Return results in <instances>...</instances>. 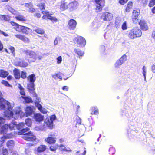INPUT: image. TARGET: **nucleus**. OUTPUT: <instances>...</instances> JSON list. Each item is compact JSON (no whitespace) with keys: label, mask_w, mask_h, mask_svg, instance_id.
I'll return each instance as SVG.
<instances>
[{"label":"nucleus","mask_w":155,"mask_h":155,"mask_svg":"<svg viewBox=\"0 0 155 155\" xmlns=\"http://www.w3.org/2000/svg\"><path fill=\"white\" fill-rule=\"evenodd\" d=\"M34 118L36 121L40 122L43 121L44 117L40 113H36L34 115Z\"/></svg>","instance_id":"nucleus-19"},{"label":"nucleus","mask_w":155,"mask_h":155,"mask_svg":"<svg viewBox=\"0 0 155 155\" xmlns=\"http://www.w3.org/2000/svg\"><path fill=\"white\" fill-rule=\"evenodd\" d=\"M36 97V99L38 100V102H35L36 107L38 108V110L41 112H42V107L41 105L38 103V101H39V99L37 97V98Z\"/></svg>","instance_id":"nucleus-36"},{"label":"nucleus","mask_w":155,"mask_h":155,"mask_svg":"<svg viewBox=\"0 0 155 155\" xmlns=\"http://www.w3.org/2000/svg\"><path fill=\"white\" fill-rule=\"evenodd\" d=\"M81 123V119L78 117V119H77V121L76 123L77 124L80 125Z\"/></svg>","instance_id":"nucleus-62"},{"label":"nucleus","mask_w":155,"mask_h":155,"mask_svg":"<svg viewBox=\"0 0 155 155\" xmlns=\"http://www.w3.org/2000/svg\"><path fill=\"white\" fill-rule=\"evenodd\" d=\"M34 31L36 33L41 35H43L45 33L44 30L40 28H37L35 29Z\"/></svg>","instance_id":"nucleus-35"},{"label":"nucleus","mask_w":155,"mask_h":155,"mask_svg":"<svg viewBox=\"0 0 155 155\" xmlns=\"http://www.w3.org/2000/svg\"><path fill=\"white\" fill-rule=\"evenodd\" d=\"M45 123L46 126L49 128L52 129L53 128V123L49 120V118H47L45 121Z\"/></svg>","instance_id":"nucleus-24"},{"label":"nucleus","mask_w":155,"mask_h":155,"mask_svg":"<svg viewBox=\"0 0 155 155\" xmlns=\"http://www.w3.org/2000/svg\"><path fill=\"white\" fill-rule=\"evenodd\" d=\"M41 15L40 12L36 13L34 15V16L35 17L38 18H40L41 17Z\"/></svg>","instance_id":"nucleus-54"},{"label":"nucleus","mask_w":155,"mask_h":155,"mask_svg":"<svg viewBox=\"0 0 155 155\" xmlns=\"http://www.w3.org/2000/svg\"><path fill=\"white\" fill-rule=\"evenodd\" d=\"M78 5V2L75 1L71 2L68 4V9L72 11L77 8Z\"/></svg>","instance_id":"nucleus-14"},{"label":"nucleus","mask_w":155,"mask_h":155,"mask_svg":"<svg viewBox=\"0 0 155 155\" xmlns=\"http://www.w3.org/2000/svg\"><path fill=\"white\" fill-rule=\"evenodd\" d=\"M23 138L25 140L30 141H36V138L33 132L29 131L25 134V135L23 137Z\"/></svg>","instance_id":"nucleus-9"},{"label":"nucleus","mask_w":155,"mask_h":155,"mask_svg":"<svg viewBox=\"0 0 155 155\" xmlns=\"http://www.w3.org/2000/svg\"><path fill=\"white\" fill-rule=\"evenodd\" d=\"M32 5V4H31L27 3L25 4L24 6L25 7L28 8L29 9Z\"/></svg>","instance_id":"nucleus-60"},{"label":"nucleus","mask_w":155,"mask_h":155,"mask_svg":"<svg viewBox=\"0 0 155 155\" xmlns=\"http://www.w3.org/2000/svg\"><path fill=\"white\" fill-rule=\"evenodd\" d=\"M36 78L34 74L29 75L27 77V79L30 83H34L36 80Z\"/></svg>","instance_id":"nucleus-28"},{"label":"nucleus","mask_w":155,"mask_h":155,"mask_svg":"<svg viewBox=\"0 0 155 155\" xmlns=\"http://www.w3.org/2000/svg\"><path fill=\"white\" fill-rule=\"evenodd\" d=\"M0 34L3 35L5 37H7L8 36V35L7 34L1 30H0Z\"/></svg>","instance_id":"nucleus-63"},{"label":"nucleus","mask_w":155,"mask_h":155,"mask_svg":"<svg viewBox=\"0 0 155 155\" xmlns=\"http://www.w3.org/2000/svg\"><path fill=\"white\" fill-rule=\"evenodd\" d=\"M121 28L123 30H126L127 29L126 21H125L123 22Z\"/></svg>","instance_id":"nucleus-51"},{"label":"nucleus","mask_w":155,"mask_h":155,"mask_svg":"<svg viewBox=\"0 0 155 155\" xmlns=\"http://www.w3.org/2000/svg\"><path fill=\"white\" fill-rule=\"evenodd\" d=\"M5 115L9 118H14L16 119L18 117L21 118L23 116L24 114L19 108H18L12 111H6Z\"/></svg>","instance_id":"nucleus-1"},{"label":"nucleus","mask_w":155,"mask_h":155,"mask_svg":"<svg viewBox=\"0 0 155 155\" xmlns=\"http://www.w3.org/2000/svg\"><path fill=\"white\" fill-rule=\"evenodd\" d=\"M113 15L111 13L104 12L102 13L101 18L104 21H111L113 19Z\"/></svg>","instance_id":"nucleus-8"},{"label":"nucleus","mask_w":155,"mask_h":155,"mask_svg":"<svg viewBox=\"0 0 155 155\" xmlns=\"http://www.w3.org/2000/svg\"><path fill=\"white\" fill-rule=\"evenodd\" d=\"M140 10L138 9L134 10L133 11L131 18L134 23H137L138 21L139 20L138 17L140 15Z\"/></svg>","instance_id":"nucleus-11"},{"label":"nucleus","mask_w":155,"mask_h":155,"mask_svg":"<svg viewBox=\"0 0 155 155\" xmlns=\"http://www.w3.org/2000/svg\"><path fill=\"white\" fill-rule=\"evenodd\" d=\"M109 154L110 155H113L115 152V148L113 147H110L109 150Z\"/></svg>","instance_id":"nucleus-46"},{"label":"nucleus","mask_w":155,"mask_h":155,"mask_svg":"<svg viewBox=\"0 0 155 155\" xmlns=\"http://www.w3.org/2000/svg\"><path fill=\"white\" fill-rule=\"evenodd\" d=\"M34 107L33 106H27L26 107L25 110L26 116H30L32 114Z\"/></svg>","instance_id":"nucleus-18"},{"label":"nucleus","mask_w":155,"mask_h":155,"mask_svg":"<svg viewBox=\"0 0 155 155\" xmlns=\"http://www.w3.org/2000/svg\"><path fill=\"white\" fill-rule=\"evenodd\" d=\"M91 114L97 115L99 114V110L96 106H93L91 108Z\"/></svg>","instance_id":"nucleus-26"},{"label":"nucleus","mask_w":155,"mask_h":155,"mask_svg":"<svg viewBox=\"0 0 155 155\" xmlns=\"http://www.w3.org/2000/svg\"><path fill=\"white\" fill-rule=\"evenodd\" d=\"M41 13L44 15L42 17L43 19H49L53 22H56L58 21V20L55 17L51 16V14L49 13V12L46 11H42Z\"/></svg>","instance_id":"nucleus-6"},{"label":"nucleus","mask_w":155,"mask_h":155,"mask_svg":"<svg viewBox=\"0 0 155 155\" xmlns=\"http://www.w3.org/2000/svg\"><path fill=\"white\" fill-rule=\"evenodd\" d=\"M8 150L6 149L3 148L2 151V155H8Z\"/></svg>","instance_id":"nucleus-50"},{"label":"nucleus","mask_w":155,"mask_h":155,"mask_svg":"<svg viewBox=\"0 0 155 155\" xmlns=\"http://www.w3.org/2000/svg\"><path fill=\"white\" fill-rule=\"evenodd\" d=\"M67 2H65V0L62 1L61 2L60 5V8L61 10L64 11L68 9V5Z\"/></svg>","instance_id":"nucleus-23"},{"label":"nucleus","mask_w":155,"mask_h":155,"mask_svg":"<svg viewBox=\"0 0 155 155\" xmlns=\"http://www.w3.org/2000/svg\"><path fill=\"white\" fill-rule=\"evenodd\" d=\"M26 57L28 58V59L29 63L34 62L36 59V53L32 50H25L24 51Z\"/></svg>","instance_id":"nucleus-4"},{"label":"nucleus","mask_w":155,"mask_h":155,"mask_svg":"<svg viewBox=\"0 0 155 155\" xmlns=\"http://www.w3.org/2000/svg\"><path fill=\"white\" fill-rule=\"evenodd\" d=\"M127 56L124 54L118 60H117L115 64V67L118 68L120 65H122L123 62L126 60Z\"/></svg>","instance_id":"nucleus-13"},{"label":"nucleus","mask_w":155,"mask_h":155,"mask_svg":"<svg viewBox=\"0 0 155 155\" xmlns=\"http://www.w3.org/2000/svg\"><path fill=\"white\" fill-rule=\"evenodd\" d=\"M35 9L33 7V5H32L31 7L29 9V12L31 13H34L35 12Z\"/></svg>","instance_id":"nucleus-57"},{"label":"nucleus","mask_w":155,"mask_h":155,"mask_svg":"<svg viewBox=\"0 0 155 155\" xmlns=\"http://www.w3.org/2000/svg\"><path fill=\"white\" fill-rule=\"evenodd\" d=\"M127 36L131 39H134L140 37L142 34L140 29L138 27L133 28L127 31Z\"/></svg>","instance_id":"nucleus-3"},{"label":"nucleus","mask_w":155,"mask_h":155,"mask_svg":"<svg viewBox=\"0 0 155 155\" xmlns=\"http://www.w3.org/2000/svg\"><path fill=\"white\" fill-rule=\"evenodd\" d=\"M0 19L4 21H9L10 20V17L6 15H0Z\"/></svg>","instance_id":"nucleus-29"},{"label":"nucleus","mask_w":155,"mask_h":155,"mask_svg":"<svg viewBox=\"0 0 155 155\" xmlns=\"http://www.w3.org/2000/svg\"><path fill=\"white\" fill-rule=\"evenodd\" d=\"M46 3L45 0H40L38 2L36 6L40 11H43L45 9Z\"/></svg>","instance_id":"nucleus-12"},{"label":"nucleus","mask_w":155,"mask_h":155,"mask_svg":"<svg viewBox=\"0 0 155 155\" xmlns=\"http://www.w3.org/2000/svg\"><path fill=\"white\" fill-rule=\"evenodd\" d=\"M46 147L45 145H41L37 147L36 150L38 153H42L46 150Z\"/></svg>","instance_id":"nucleus-25"},{"label":"nucleus","mask_w":155,"mask_h":155,"mask_svg":"<svg viewBox=\"0 0 155 155\" xmlns=\"http://www.w3.org/2000/svg\"><path fill=\"white\" fill-rule=\"evenodd\" d=\"M137 22H138L140 28L142 31H146L148 30V26L145 21L140 20L139 22L138 21Z\"/></svg>","instance_id":"nucleus-15"},{"label":"nucleus","mask_w":155,"mask_h":155,"mask_svg":"<svg viewBox=\"0 0 155 155\" xmlns=\"http://www.w3.org/2000/svg\"><path fill=\"white\" fill-rule=\"evenodd\" d=\"M15 35L17 39L21 40L25 43H28L30 41L29 39L24 35L17 34Z\"/></svg>","instance_id":"nucleus-16"},{"label":"nucleus","mask_w":155,"mask_h":155,"mask_svg":"<svg viewBox=\"0 0 155 155\" xmlns=\"http://www.w3.org/2000/svg\"><path fill=\"white\" fill-rule=\"evenodd\" d=\"M59 146L58 144L54 145L51 146L49 147L50 151L52 152H55L57 149L58 148Z\"/></svg>","instance_id":"nucleus-40"},{"label":"nucleus","mask_w":155,"mask_h":155,"mask_svg":"<svg viewBox=\"0 0 155 155\" xmlns=\"http://www.w3.org/2000/svg\"><path fill=\"white\" fill-rule=\"evenodd\" d=\"M13 73L15 78L16 79H19L21 78L20 73L19 69L16 68L13 70Z\"/></svg>","instance_id":"nucleus-22"},{"label":"nucleus","mask_w":155,"mask_h":155,"mask_svg":"<svg viewBox=\"0 0 155 155\" xmlns=\"http://www.w3.org/2000/svg\"><path fill=\"white\" fill-rule=\"evenodd\" d=\"M152 37L154 40H155V30L152 31L151 35Z\"/></svg>","instance_id":"nucleus-64"},{"label":"nucleus","mask_w":155,"mask_h":155,"mask_svg":"<svg viewBox=\"0 0 155 155\" xmlns=\"http://www.w3.org/2000/svg\"><path fill=\"white\" fill-rule=\"evenodd\" d=\"M133 3L131 1H129L125 6V9L124 12H128L132 9Z\"/></svg>","instance_id":"nucleus-21"},{"label":"nucleus","mask_w":155,"mask_h":155,"mask_svg":"<svg viewBox=\"0 0 155 155\" xmlns=\"http://www.w3.org/2000/svg\"><path fill=\"white\" fill-rule=\"evenodd\" d=\"M25 126V124L23 122H21L18 124L16 126V127L18 130H21Z\"/></svg>","instance_id":"nucleus-43"},{"label":"nucleus","mask_w":155,"mask_h":155,"mask_svg":"<svg viewBox=\"0 0 155 155\" xmlns=\"http://www.w3.org/2000/svg\"><path fill=\"white\" fill-rule=\"evenodd\" d=\"M57 63L58 64L60 63L62 61V58L61 56H59L57 58Z\"/></svg>","instance_id":"nucleus-58"},{"label":"nucleus","mask_w":155,"mask_h":155,"mask_svg":"<svg viewBox=\"0 0 155 155\" xmlns=\"http://www.w3.org/2000/svg\"><path fill=\"white\" fill-rule=\"evenodd\" d=\"M25 124H26L28 126L30 127H31L32 124V121L31 119L29 118H28L25 120Z\"/></svg>","instance_id":"nucleus-39"},{"label":"nucleus","mask_w":155,"mask_h":155,"mask_svg":"<svg viewBox=\"0 0 155 155\" xmlns=\"http://www.w3.org/2000/svg\"><path fill=\"white\" fill-rule=\"evenodd\" d=\"M55 134L54 132H51L45 139V141L49 144H55L57 139Z\"/></svg>","instance_id":"nucleus-5"},{"label":"nucleus","mask_w":155,"mask_h":155,"mask_svg":"<svg viewBox=\"0 0 155 155\" xmlns=\"http://www.w3.org/2000/svg\"><path fill=\"white\" fill-rule=\"evenodd\" d=\"M139 2L143 6H145L148 2V0H139Z\"/></svg>","instance_id":"nucleus-49"},{"label":"nucleus","mask_w":155,"mask_h":155,"mask_svg":"<svg viewBox=\"0 0 155 155\" xmlns=\"http://www.w3.org/2000/svg\"><path fill=\"white\" fill-rule=\"evenodd\" d=\"M56 119V116L55 115H52L50 117L49 120L53 123V121Z\"/></svg>","instance_id":"nucleus-56"},{"label":"nucleus","mask_w":155,"mask_h":155,"mask_svg":"<svg viewBox=\"0 0 155 155\" xmlns=\"http://www.w3.org/2000/svg\"><path fill=\"white\" fill-rule=\"evenodd\" d=\"M34 86L35 85L34 83H30L27 85V88L28 89L29 91L30 92H34V96L36 97H37V95L34 91L35 90Z\"/></svg>","instance_id":"nucleus-20"},{"label":"nucleus","mask_w":155,"mask_h":155,"mask_svg":"<svg viewBox=\"0 0 155 155\" xmlns=\"http://www.w3.org/2000/svg\"><path fill=\"white\" fill-rule=\"evenodd\" d=\"M9 49L10 50L11 53L13 54H15V48L14 47L11 46L9 48Z\"/></svg>","instance_id":"nucleus-55"},{"label":"nucleus","mask_w":155,"mask_h":155,"mask_svg":"<svg viewBox=\"0 0 155 155\" xmlns=\"http://www.w3.org/2000/svg\"><path fill=\"white\" fill-rule=\"evenodd\" d=\"M10 23L11 25L14 26V28L15 30L19 32H22L23 33L26 35L29 34L30 29L25 26L20 25L14 21H11Z\"/></svg>","instance_id":"nucleus-2"},{"label":"nucleus","mask_w":155,"mask_h":155,"mask_svg":"<svg viewBox=\"0 0 155 155\" xmlns=\"http://www.w3.org/2000/svg\"><path fill=\"white\" fill-rule=\"evenodd\" d=\"M1 83L6 86L9 87L10 86V85L8 82L5 80H2Z\"/></svg>","instance_id":"nucleus-52"},{"label":"nucleus","mask_w":155,"mask_h":155,"mask_svg":"<svg viewBox=\"0 0 155 155\" xmlns=\"http://www.w3.org/2000/svg\"><path fill=\"white\" fill-rule=\"evenodd\" d=\"M5 109V103H4V100L3 101H0V110H3Z\"/></svg>","instance_id":"nucleus-44"},{"label":"nucleus","mask_w":155,"mask_h":155,"mask_svg":"<svg viewBox=\"0 0 155 155\" xmlns=\"http://www.w3.org/2000/svg\"><path fill=\"white\" fill-rule=\"evenodd\" d=\"M151 70L153 73H155V63L151 66Z\"/></svg>","instance_id":"nucleus-59"},{"label":"nucleus","mask_w":155,"mask_h":155,"mask_svg":"<svg viewBox=\"0 0 155 155\" xmlns=\"http://www.w3.org/2000/svg\"><path fill=\"white\" fill-rule=\"evenodd\" d=\"M62 74L59 72L55 74L52 75V78L55 79H56L57 78H59L60 80H62Z\"/></svg>","instance_id":"nucleus-34"},{"label":"nucleus","mask_w":155,"mask_h":155,"mask_svg":"<svg viewBox=\"0 0 155 155\" xmlns=\"http://www.w3.org/2000/svg\"><path fill=\"white\" fill-rule=\"evenodd\" d=\"M142 69H143V75L144 76V78H146V72L145 71V66H143V67L142 68Z\"/></svg>","instance_id":"nucleus-61"},{"label":"nucleus","mask_w":155,"mask_h":155,"mask_svg":"<svg viewBox=\"0 0 155 155\" xmlns=\"http://www.w3.org/2000/svg\"><path fill=\"white\" fill-rule=\"evenodd\" d=\"M21 97L25 100V102L26 103H28L33 102L32 99L30 97L24 96H22Z\"/></svg>","instance_id":"nucleus-41"},{"label":"nucleus","mask_w":155,"mask_h":155,"mask_svg":"<svg viewBox=\"0 0 155 155\" xmlns=\"http://www.w3.org/2000/svg\"><path fill=\"white\" fill-rule=\"evenodd\" d=\"M74 51L76 54L79 57L83 56L84 53L83 51L78 49H74Z\"/></svg>","instance_id":"nucleus-37"},{"label":"nucleus","mask_w":155,"mask_h":155,"mask_svg":"<svg viewBox=\"0 0 155 155\" xmlns=\"http://www.w3.org/2000/svg\"><path fill=\"white\" fill-rule=\"evenodd\" d=\"M15 18L17 20L23 22H26L27 21V19L25 17L22 15H19L16 16Z\"/></svg>","instance_id":"nucleus-31"},{"label":"nucleus","mask_w":155,"mask_h":155,"mask_svg":"<svg viewBox=\"0 0 155 155\" xmlns=\"http://www.w3.org/2000/svg\"><path fill=\"white\" fill-rule=\"evenodd\" d=\"M7 146L8 147H12L14 145V142L12 140L8 141L6 143Z\"/></svg>","instance_id":"nucleus-47"},{"label":"nucleus","mask_w":155,"mask_h":155,"mask_svg":"<svg viewBox=\"0 0 155 155\" xmlns=\"http://www.w3.org/2000/svg\"><path fill=\"white\" fill-rule=\"evenodd\" d=\"M4 103L7 105V111H11L12 109V107L11 106L10 103L7 101L4 100Z\"/></svg>","instance_id":"nucleus-42"},{"label":"nucleus","mask_w":155,"mask_h":155,"mask_svg":"<svg viewBox=\"0 0 155 155\" xmlns=\"http://www.w3.org/2000/svg\"><path fill=\"white\" fill-rule=\"evenodd\" d=\"M29 128L27 127L25 128H22L20 131L18 132V134L19 135H24L25 136V134H26V132L29 131Z\"/></svg>","instance_id":"nucleus-32"},{"label":"nucleus","mask_w":155,"mask_h":155,"mask_svg":"<svg viewBox=\"0 0 155 155\" xmlns=\"http://www.w3.org/2000/svg\"><path fill=\"white\" fill-rule=\"evenodd\" d=\"M128 0H119V3L121 5H124L127 3Z\"/></svg>","instance_id":"nucleus-53"},{"label":"nucleus","mask_w":155,"mask_h":155,"mask_svg":"<svg viewBox=\"0 0 155 155\" xmlns=\"http://www.w3.org/2000/svg\"><path fill=\"white\" fill-rule=\"evenodd\" d=\"M155 5V0H150L149 2L148 6L149 7H152Z\"/></svg>","instance_id":"nucleus-48"},{"label":"nucleus","mask_w":155,"mask_h":155,"mask_svg":"<svg viewBox=\"0 0 155 155\" xmlns=\"http://www.w3.org/2000/svg\"><path fill=\"white\" fill-rule=\"evenodd\" d=\"M77 22L76 21L73 19H70L68 22V28L70 30L74 29L76 26Z\"/></svg>","instance_id":"nucleus-17"},{"label":"nucleus","mask_w":155,"mask_h":155,"mask_svg":"<svg viewBox=\"0 0 155 155\" xmlns=\"http://www.w3.org/2000/svg\"><path fill=\"white\" fill-rule=\"evenodd\" d=\"M18 66L21 67H25L28 65V63L25 62V61L23 60L18 61L17 63Z\"/></svg>","instance_id":"nucleus-30"},{"label":"nucleus","mask_w":155,"mask_h":155,"mask_svg":"<svg viewBox=\"0 0 155 155\" xmlns=\"http://www.w3.org/2000/svg\"><path fill=\"white\" fill-rule=\"evenodd\" d=\"M9 73L7 71L3 69L0 70V77L2 78H5L9 74Z\"/></svg>","instance_id":"nucleus-27"},{"label":"nucleus","mask_w":155,"mask_h":155,"mask_svg":"<svg viewBox=\"0 0 155 155\" xmlns=\"http://www.w3.org/2000/svg\"><path fill=\"white\" fill-rule=\"evenodd\" d=\"M97 5L95 8V10L97 12H100L102 8L105 6V0H94Z\"/></svg>","instance_id":"nucleus-10"},{"label":"nucleus","mask_w":155,"mask_h":155,"mask_svg":"<svg viewBox=\"0 0 155 155\" xmlns=\"http://www.w3.org/2000/svg\"><path fill=\"white\" fill-rule=\"evenodd\" d=\"M73 41L75 44L78 45V46L79 47H84L86 45V41L85 39L81 36L75 38Z\"/></svg>","instance_id":"nucleus-7"},{"label":"nucleus","mask_w":155,"mask_h":155,"mask_svg":"<svg viewBox=\"0 0 155 155\" xmlns=\"http://www.w3.org/2000/svg\"><path fill=\"white\" fill-rule=\"evenodd\" d=\"M21 78L23 79H25L27 78V73L25 71H22L21 72V74H20Z\"/></svg>","instance_id":"nucleus-45"},{"label":"nucleus","mask_w":155,"mask_h":155,"mask_svg":"<svg viewBox=\"0 0 155 155\" xmlns=\"http://www.w3.org/2000/svg\"><path fill=\"white\" fill-rule=\"evenodd\" d=\"M86 153V150L84 148H83L79 151L76 152V155H85Z\"/></svg>","instance_id":"nucleus-33"},{"label":"nucleus","mask_w":155,"mask_h":155,"mask_svg":"<svg viewBox=\"0 0 155 155\" xmlns=\"http://www.w3.org/2000/svg\"><path fill=\"white\" fill-rule=\"evenodd\" d=\"M18 88L20 89V93L21 95L23 96H25V92L24 91V89L23 88V87L20 84H18Z\"/></svg>","instance_id":"nucleus-38"}]
</instances>
